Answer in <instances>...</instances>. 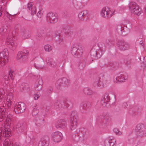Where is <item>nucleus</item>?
Instances as JSON below:
<instances>
[{"mask_svg": "<svg viewBox=\"0 0 146 146\" xmlns=\"http://www.w3.org/2000/svg\"><path fill=\"white\" fill-rule=\"evenodd\" d=\"M11 104H7V106L8 108L9 107L11 106Z\"/></svg>", "mask_w": 146, "mask_h": 146, "instance_id": "obj_58", "label": "nucleus"}, {"mask_svg": "<svg viewBox=\"0 0 146 146\" xmlns=\"http://www.w3.org/2000/svg\"><path fill=\"white\" fill-rule=\"evenodd\" d=\"M46 19L49 23H54L58 21V16L56 13L50 12L47 14Z\"/></svg>", "mask_w": 146, "mask_h": 146, "instance_id": "obj_10", "label": "nucleus"}, {"mask_svg": "<svg viewBox=\"0 0 146 146\" xmlns=\"http://www.w3.org/2000/svg\"><path fill=\"white\" fill-rule=\"evenodd\" d=\"M112 139H110V146H114V143L112 141Z\"/></svg>", "mask_w": 146, "mask_h": 146, "instance_id": "obj_48", "label": "nucleus"}, {"mask_svg": "<svg viewBox=\"0 0 146 146\" xmlns=\"http://www.w3.org/2000/svg\"><path fill=\"white\" fill-rule=\"evenodd\" d=\"M33 2H30L28 4V8L29 10H31V13L32 15H34L36 13V8L35 6H33Z\"/></svg>", "mask_w": 146, "mask_h": 146, "instance_id": "obj_29", "label": "nucleus"}, {"mask_svg": "<svg viewBox=\"0 0 146 146\" xmlns=\"http://www.w3.org/2000/svg\"><path fill=\"white\" fill-rule=\"evenodd\" d=\"M114 132L116 134L118 135H120L121 134V132L117 128H114L113 129Z\"/></svg>", "mask_w": 146, "mask_h": 146, "instance_id": "obj_43", "label": "nucleus"}, {"mask_svg": "<svg viewBox=\"0 0 146 146\" xmlns=\"http://www.w3.org/2000/svg\"><path fill=\"white\" fill-rule=\"evenodd\" d=\"M118 28L120 31H121V27L120 25H119L118 26Z\"/></svg>", "mask_w": 146, "mask_h": 146, "instance_id": "obj_55", "label": "nucleus"}, {"mask_svg": "<svg viewBox=\"0 0 146 146\" xmlns=\"http://www.w3.org/2000/svg\"><path fill=\"white\" fill-rule=\"evenodd\" d=\"M44 116V115L42 114H41L40 116L37 115V116H36L35 120L36 121V124L37 126L40 127L43 125L44 120L43 117Z\"/></svg>", "mask_w": 146, "mask_h": 146, "instance_id": "obj_25", "label": "nucleus"}, {"mask_svg": "<svg viewBox=\"0 0 146 146\" xmlns=\"http://www.w3.org/2000/svg\"><path fill=\"white\" fill-rule=\"evenodd\" d=\"M57 39H54L56 41H58L59 42V43H61V42H62V39L61 38H60L59 37H57Z\"/></svg>", "mask_w": 146, "mask_h": 146, "instance_id": "obj_50", "label": "nucleus"}, {"mask_svg": "<svg viewBox=\"0 0 146 146\" xmlns=\"http://www.w3.org/2000/svg\"><path fill=\"white\" fill-rule=\"evenodd\" d=\"M128 106V104L126 103H124L123 104L122 106L124 108H127V107Z\"/></svg>", "mask_w": 146, "mask_h": 146, "instance_id": "obj_51", "label": "nucleus"}, {"mask_svg": "<svg viewBox=\"0 0 146 146\" xmlns=\"http://www.w3.org/2000/svg\"><path fill=\"white\" fill-rule=\"evenodd\" d=\"M105 146H110V139H106L104 141Z\"/></svg>", "mask_w": 146, "mask_h": 146, "instance_id": "obj_44", "label": "nucleus"}, {"mask_svg": "<svg viewBox=\"0 0 146 146\" xmlns=\"http://www.w3.org/2000/svg\"><path fill=\"white\" fill-rule=\"evenodd\" d=\"M53 91L52 87L51 86H49L44 91V94L46 96H49L52 93Z\"/></svg>", "mask_w": 146, "mask_h": 146, "instance_id": "obj_35", "label": "nucleus"}, {"mask_svg": "<svg viewBox=\"0 0 146 146\" xmlns=\"http://www.w3.org/2000/svg\"><path fill=\"white\" fill-rule=\"evenodd\" d=\"M105 51V50H102L100 48L97 51H92L90 52V55L92 58L94 59L100 58Z\"/></svg>", "mask_w": 146, "mask_h": 146, "instance_id": "obj_19", "label": "nucleus"}, {"mask_svg": "<svg viewBox=\"0 0 146 146\" xmlns=\"http://www.w3.org/2000/svg\"><path fill=\"white\" fill-rule=\"evenodd\" d=\"M131 140L132 141H133V139H131Z\"/></svg>", "mask_w": 146, "mask_h": 146, "instance_id": "obj_61", "label": "nucleus"}, {"mask_svg": "<svg viewBox=\"0 0 146 146\" xmlns=\"http://www.w3.org/2000/svg\"><path fill=\"white\" fill-rule=\"evenodd\" d=\"M46 62L48 66L53 68H56L57 66L56 61L52 57H47L46 59Z\"/></svg>", "mask_w": 146, "mask_h": 146, "instance_id": "obj_23", "label": "nucleus"}, {"mask_svg": "<svg viewBox=\"0 0 146 146\" xmlns=\"http://www.w3.org/2000/svg\"><path fill=\"white\" fill-rule=\"evenodd\" d=\"M83 91L85 94L87 95H92L94 93V92L92 90L88 88H84Z\"/></svg>", "mask_w": 146, "mask_h": 146, "instance_id": "obj_34", "label": "nucleus"}, {"mask_svg": "<svg viewBox=\"0 0 146 146\" xmlns=\"http://www.w3.org/2000/svg\"><path fill=\"white\" fill-rule=\"evenodd\" d=\"M26 109V106L24 103L19 102L15 106L14 111L16 113H21L25 111Z\"/></svg>", "mask_w": 146, "mask_h": 146, "instance_id": "obj_9", "label": "nucleus"}, {"mask_svg": "<svg viewBox=\"0 0 146 146\" xmlns=\"http://www.w3.org/2000/svg\"><path fill=\"white\" fill-rule=\"evenodd\" d=\"M26 128V125L25 123L18 122L16 125V130L18 133L24 131Z\"/></svg>", "mask_w": 146, "mask_h": 146, "instance_id": "obj_22", "label": "nucleus"}, {"mask_svg": "<svg viewBox=\"0 0 146 146\" xmlns=\"http://www.w3.org/2000/svg\"><path fill=\"white\" fill-rule=\"evenodd\" d=\"M15 39V37H7L6 39L8 47L12 51L15 50L16 48V45L14 42Z\"/></svg>", "mask_w": 146, "mask_h": 146, "instance_id": "obj_12", "label": "nucleus"}, {"mask_svg": "<svg viewBox=\"0 0 146 146\" xmlns=\"http://www.w3.org/2000/svg\"><path fill=\"white\" fill-rule=\"evenodd\" d=\"M78 122V117L76 111H72L70 115V128L71 130H73L76 128Z\"/></svg>", "mask_w": 146, "mask_h": 146, "instance_id": "obj_2", "label": "nucleus"}, {"mask_svg": "<svg viewBox=\"0 0 146 146\" xmlns=\"http://www.w3.org/2000/svg\"><path fill=\"white\" fill-rule=\"evenodd\" d=\"M5 146H20L18 143H16L14 144L11 140L8 139H5Z\"/></svg>", "mask_w": 146, "mask_h": 146, "instance_id": "obj_31", "label": "nucleus"}, {"mask_svg": "<svg viewBox=\"0 0 146 146\" xmlns=\"http://www.w3.org/2000/svg\"><path fill=\"white\" fill-rule=\"evenodd\" d=\"M1 6L0 5V17L1 16L2 14V9Z\"/></svg>", "mask_w": 146, "mask_h": 146, "instance_id": "obj_53", "label": "nucleus"}, {"mask_svg": "<svg viewBox=\"0 0 146 146\" xmlns=\"http://www.w3.org/2000/svg\"><path fill=\"white\" fill-rule=\"evenodd\" d=\"M1 0L2 1L3 3V1H5V0Z\"/></svg>", "mask_w": 146, "mask_h": 146, "instance_id": "obj_59", "label": "nucleus"}, {"mask_svg": "<svg viewBox=\"0 0 146 146\" xmlns=\"http://www.w3.org/2000/svg\"><path fill=\"white\" fill-rule=\"evenodd\" d=\"M71 51L72 55L77 58L81 56L83 53L82 48L77 44L74 45L72 47Z\"/></svg>", "mask_w": 146, "mask_h": 146, "instance_id": "obj_5", "label": "nucleus"}, {"mask_svg": "<svg viewBox=\"0 0 146 146\" xmlns=\"http://www.w3.org/2000/svg\"><path fill=\"white\" fill-rule=\"evenodd\" d=\"M6 15L7 17L9 18L10 17V15L8 12H7L6 14Z\"/></svg>", "mask_w": 146, "mask_h": 146, "instance_id": "obj_54", "label": "nucleus"}, {"mask_svg": "<svg viewBox=\"0 0 146 146\" xmlns=\"http://www.w3.org/2000/svg\"><path fill=\"white\" fill-rule=\"evenodd\" d=\"M90 104L88 102H83L80 105V109L81 112L84 114L87 113L88 111Z\"/></svg>", "mask_w": 146, "mask_h": 146, "instance_id": "obj_14", "label": "nucleus"}, {"mask_svg": "<svg viewBox=\"0 0 146 146\" xmlns=\"http://www.w3.org/2000/svg\"><path fill=\"white\" fill-rule=\"evenodd\" d=\"M49 142V138L46 135L42 137L38 143V146H48Z\"/></svg>", "mask_w": 146, "mask_h": 146, "instance_id": "obj_21", "label": "nucleus"}, {"mask_svg": "<svg viewBox=\"0 0 146 146\" xmlns=\"http://www.w3.org/2000/svg\"><path fill=\"white\" fill-rule=\"evenodd\" d=\"M68 35H68V36H70V35H69V34H68Z\"/></svg>", "mask_w": 146, "mask_h": 146, "instance_id": "obj_64", "label": "nucleus"}, {"mask_svg": "<svg viewBox=\"0 0 146 146\" xmlns=\"http://www.w3.org/2000/svg\"><path fill=\"white\" fill-rule=\"evenodd\" d=\"M109 66L111 70L115 71L119 68V64L118 62H111L109 64Z\"/></svg>", "mask_w": 146, "mask_h": 146, "instance_id": "obj_30", "label": "nucleus"}, {"mask_svg": "<svg viewBox=\"0 0 146 146\" xmlns=\"http://www.w3.org/2000/svg\"><path fill=\"white\" fill-rule=\"evenodd\" d=\"M29 52L27 51L26 52L22 51L19 52L17 55V60H19L21 62L26 61L28 59V54Z\"/></svg>", "mask_w": 146, "mask_h": 146, "instance_id": "obj_15", "label": "nucleus"}, {"mask_svg": "<svg viewBox=\"0 0 146 146\" xmlns=\"http://www.w3.org/2000/svg\"><path fill=\"white\" fill-rule=\"evenodd\" d=\"M4 93L3 90L2 89H0V100L3 98Z\"/></svg>", "mask_w": 146, "mask_h": 146, "instance_id": "obj_45", "label": "nucleus"}, {"mask_svg": "<svg viewBox=\"0 0 146 146\" xmlns=\"http://www.w3.org/2000/svg\"><path fill=\"white\" fill-rule=\"evenodd\" d=\"M69 80L65 77L59 79L56 82V85L58 88L62 86H68L70 84Z\"/></svg>", "mask_w": 146, "mask_h": 146, "instance_id": "obj_11", "label": "nucleus"}, {"mask_svg": "<svg viewBox=\"0 0 146 146\" xmlns=\"http://www.w3.org/2000/svg\"><path fill=\"white\" fill-rule=\"evenodd\" d=\"M11 135L12 133L11 132V131H10L9 129V130L8 129H6L4 130V131L3 132L2 131L0 130V143L2 140H3V137H8L11 136Z\"/></svg>", "mask_w": 146, "mask_h": 146, "instance_id": "obj_24", "label": "nucleus"}, {"mask_svg": "<svg viewBox=\"0 0 146 146\" xmlns=\"http://www.w3.org/2000/svg\"><path fill=\"white\" fill-rule=\"evenodd\" d=\"M127 78H125L124 75L122 74L119 73L117 74V77L115 78V79L118 82H122L125 81Z\"/></svg>", "mask_w": 146, "mask_h": 146, "instance_id": "obj_33", "label": "nucleus"}, {"mask_svg": "<svg viewBox=\"0 0 146 146\" xmlns=\"http://www.w3.org/2000/svg\"><path fill=\"white\" fill-rule=\"evenodd\" d=\"M70 103L69 101L66 100H57L54 104V105L56 106H57V108L59 109H60L62 108L63 106H66V108H68L69 106Z\"/></svg>", "mask_w": 146, "mask_h": 146, "instance_id": "obj_16", "label": "nucleus"}, {"mask_svg": "<svg viewBox=\"0 0 146 146\" xmlns=\"http://www.w3.org/2000/svg\"><path fill=\"white\" fill-rule=\"evenodd\" d=\"M93 86L96 88H100L103 87L102 82L100 80L99 77L96 78L94 81Z\"/></svg>", "mask_w": 146, "mask_h": 146, "instance_id": "obj_28", "label": "nucleus"}, {"mask_svg": "<svg viewBox=\"0 0 146 146\" xmlns=\"http://www.w3.org/2000/svg\"><path fill=\"white\" fill-rule=\"evenodd\" d=\"M52 140L55 143L59 142L63 137L62 133L59 131H56L52 133L51 135Z\"/></svg>", "mask_w": 146, "mask_h": 146, "instance_id": "obj_17", "label": "nucleus"}, {"mask_svg": "<svg viewBox=\"0 0 146 146\" xmlns=\"http://www.w3.org/2000/svg\"><path fill=\"white\" fill-rule=\"evenodd\" d=\"M104 119L99 117L97 119L96 123L100 126L105 125L111 121V116L109 113H106L103 115Z\"/></svg>", "mask_w": 146, "mask_h": 146, "instance_id": "obj_4", "label": "nucleus"}, {"mask_svg": "<svg viewBox=\"0 0 146 146\" xmlns=\"http://www.w3.org/2000/svg\"><path fill=\"white\" fill-rule=\"evenodd\" d=\"M118 47L119 49L124 51L129 49L130 46L127 43L125 42L123 40H119L118 42Z\"/></svg>", "mask_w": 146, "mask_h": 146, "instance_id": "obj_18", "label": "nucleus"}, {"mask_svg": "<svg viewBox=\"0 0 146 146\" xmlns=\"http://www.w3.org/2000/svg\"><path fill=\"white\" fill-rule=\"evenodd\" d=\"M131 60L129 58H127L126 60L124 61L125 62L126 64H129L131 63Z\"/></svg>", "mask_w": 146, "mask_h": 146, "instance_id": "obj_46", "label": "nucleus"}, {"mask_svg": "<svg viewBox=\"0 0 146 146\" xmlns=\"http://www.w3.org/2000/svg\"><path fill=\"white\" fill-rule=\"evenodd\" d=\"M36 107H35L36 108ZM39 111L36 108H35L33 110L32 114L33 116L35 118L36 116H37V115L38 116H40L42 114H38V113Z\"/></svg>", "mask_w": 146, "mask_h": 146, "instance_id": "obj_37", "label": "nucleus"}, {"mask_svg": "<svg viewBox=\"0 0 146 146\" xmlns=\"http://www.w3.org/2000/svg\"><path fill=\"white\" fill-rule=\"evenodd\" d=\"M141 66L143 68V70H146V62H143Z\"/></svg>", "mask_w": 146, "mask_h": 146, "instance_id": "obj_47", "label": "nucleus"}, {"mask_svg": "<svg viewBox=\"0 0 146 146\" xmlns=\"http://www.w3.org/2000/svg\"><path fill=\"white\" fill-rule=\"evenodd\" d=\"M42 9L41 7L40 9L37 14V16L38 18H41L42 14Z\"/></svg>", "mask_w": 146, "mask_h": 146, "instance_id": "obj_41", "label": "nucleus"}, {"mask_svg": "<svg viewBox=\"0 0 146 146\" xmlns=\"http://www.w3.org/2000/svg\"><path fill=\"white\" fill-rule=\"evenodd\" d=\"M64 34H66V33L64 32H61L60 31H57L55 33V36H64Z\"/></svg>", "mask_w": 146, "mask_h": 146, "instance_id": "obj_38", "label": "nucleus"}, {"mask_svg": "<svg viewBox=\"0 0 146 146\" xmlns=\"http://www.w3.org/2000/svg\"><path fill=\"white\" fill-rule=\"evenodd\" d=\"M14 74V71L12 72L8 75H5L3 77V78L4 80L6 81H8V80H13L14 78V76L13 74Z\"/></svg>", "mask_w": 146, "mask_h": 146, "instance_id": "obj_32", "label": "nucleus"}, {"mask_svg": "<svg viewBox=\"0 0 146 146\" xmlns=\"http://www.w3.org/2000/svg\"><path fill=\"white\" fill-rule=\"evenodd\" d=\"M31 140V139L30 137H26V141L27 143H29L30 142Z\"/></svg>", "mask_w": 146, "mask_h": 146, "instance_id": "obj_49", "label": "nucleus"}, {"mask_svg": "<svg viewBox=\"0 0 146 146\" xmlns=\"http://www.w3.org/2000/svg\"><path fill=\"white\" fill-rule=\"evenodd\" d=\"M140 44H142V46L143 47V48H144V44H143V41H141L140 42Z\"/></svg>", "mask_w": 146, "mask_h": 146, "instance_id": "obj_56", "label": "nucleus"}, {"mask_svg": "<svg viewBox=\"0 0 146 146\" xmlns=\"http://www.w3.org/2000/svg\"><path fill=\"white\" fill-rule=\"evenodd\" d=\"M7 108L4 106H1L0 108V122H1L3 120H5L6 118L8 116L7 113Z\"/></svg>", "mask_w": 146, "mask_h": 146, "instance_id": "obj_20", "label": "nucleus"}, {"mask_svg": "<svg viewBox=\"0 0 146 146\" xmlns=\"http://www.w3.org/2000/svg\"><path fill=\"white\" fill-rule=\"evenodd\" d=\"M88 11L87 10H84L81 11L78 15V17L80 19H82L83 17L86 16L88 15Z\"/></svg>", "mask_w": 146, "mask_h": 146, "instance_id": "obj_36", "label": "nucleus"}, {"mask_svg": "<svg viewBox=\"0 0 146 146\" xmlns=\"http://www.w3.org/2000/svg\"><path fill=\"white\" fill-rule=\"evenodd\" d=\"M44 49L46 51L49 52L52 50V48L50 45L48 44L44 46Z\"/></svg>", "mask_w": 146, "mask_h": 146, "instance_id": "obj_40", "label": "nucleus"}, {"mask_svg": "<svg viewBox=\"0 0 146 146\" xmlns=\"http://www.w3.org/2000/svg\"><path fill=\"white\" fill-rule=\"evenodd\" d=\"M113 14V13L108 7L103 8L100 12L101 16L105 18H110L112 16Z\"/></svg>", "mask_w": 146, "mask_h": 146, "instance_id": "obj_13", "label": "nucleus"}, {"mask_svg": "<svg viewBox=\"0 0 146 146\" xmlns=\"http://www.w3.org/2000/svg\"><path fill=\"white\" fill-rule=\"evenodd\" d=\"M8 97H7V100H8Z\"/></svg>", "mask_w": 146, "mask_h": 146, "instance_id": "obj_60", "label": "nucleus"}, {"mask_svg": "<svg viewBox=\"0 0 146 146\" xmlns=\"http://www.w3.org/2000/svg\"><path fill=\"white\" fill-rule=\"evenodd\" d=\"M42 84L43 82L41 78H38L36 80L35 85V88L36 90L39 91L41 90Z\"/></svg>", "mask_w": 146, "mask_h": 146, "instance_id": "obj_27", "label": "nucleus"}, {"mask_svg": "<svg viewBox=\"0 0 146 146\" xmlns=\"http://www.w3.org/2000/svg\"><path fill=\"white\" fill-rule=\"evenodd\" d=\"M6 29L5 27L1 26L0 27V34L3 35L6 31Z\"/></svg>", "mask_w": 146, "mask_h": 146, "instance_id": "obj_39", "label": "nucleus"}, {"mask_svg": "<svg viewBox=\"0 0 146 146\" xmlns=\"http://www.w3.org/2000/svg\"><path fill=\"white\" fill-rule=\"evenodd\" d=\"M129 8L132 13L139 15L143 12L142 9L136 3L132 2L129 4Z\"/></svg>", "mask_w": 146, "mask_h": 146, "instance_id": "obj_3", "label": "nucleus"}, {"mask_svg": "<svg viewBox=\"0 0 146 146\" xmlns=\"http://www.w3.org/2000/svg\"><path fill=\"white\" fill-rule=\"evenodd\" d=\"M110 100L108 94H105L103 95L101 99L100 103L104 107L108 108L110 107L113 104V102H111Z\"/></svg>", "mask_w": 146, "mask_h": 146, "instance_id": "obj_6", "label": "nucleus"}, {"mask_svg": "<svg viewBox=\"0 0 146 146\" xmlns=\"http://www.w3.org/2000/svg\"><path fill=\"white\" fill-rule=\"evenodd\" d=\"M144 11H145V14H146V5H145V8H144Z\"/></svg>", "mask_w": 146, "mask_h": 146, "instance_id": "obj_57", "label": "nucleus"}, {"mask_svg": "<svg viewBox=\"0 0 146 146\" xmlns=\"http://www.w3.org/2000/svg\"><path fill=\"white\" fill-rule=\"evenodd\" d=\"M39 96L38 95L36 94L35 96L34 97V98L35 100H36L38 99Z\"/></svg>", "mask_w": 146, "mask_h": 146, "instance_id": "obj_52", "label": "nucleus"}, {"mask_svg": "<svg viewBox=\"0 0 146 146\" xmlns=\"http://www.w3.org/2000/svg\"><path fill=\"white\" fill-rule=\"evenodd\" d=\"M135 131L136 135L138 137H142L146 135V131L145 130L143 124H138L136 126Z\"/></svg>", "mask_w": 146, "mask_h": 146, "instance_id": "obj_8", "label": "nucleus"}, {"mask_svg": "<svg viewBox=\"0 0 146 146\" xmlns=\"http://www.w3.org/2000/svg\"><path fill=\"white\" fill-rule=\"evenodd\" d=\"M67 124L66 121L64 119H60L57 122L56 127L57 128H61L62 129L65 128Z\"/></svg>", "mask_w": 146, "mask_h": 146, "instance_id": "obj_26", "label": "nucleus"}, {"mask_svg": "<svg viewBox=\"0 0 146 146\" xmlns=\"http://www.w3.org/2000/svg\"><path fill=\"white\" fill-rule=\"evenodd\" d=\"M28 85L27 84L25 83H23L20 86V88H22L23 90H25L26 89V88L27 87Z\"/></svg>", "mask_w": 146, "mask_h": 146, "instance_id": "obj_42", "label": "nucleus"}, {"mask_svg": "<svg viewBox=\"0 0 146 146\" xmlns=\"http://www.w3.org/2000/svg\"><path fill=\"white\" fill-rule=\"evenodd\" d=\"M8 50L4 49L3 52H0V67L3 66L8 62Z\"/></svg>", "mask_w": 146, "mask_h": 146, "instance_id": "obj_7", "label": "nucleus"}, {"mask_svg": "<svg viewBox=\"0 0 146 146\" xmlns=\"http://www.w3.org/2000/svg\"><path fill=\"white\" fill-rule=\"evenodd\" d=\"M88 136L87 130L84 128L77 130L72 135V139L76 142L86 139Z\"/></svg>", "mask_w": 146, "mask_h": 146, "instance_id": "obj_1", "label": "nucleus"}, {"mask_svg": "<svg viewBox=\"0 0 146 146\" xmlns=\"http://www.w3.org/2000/svg\"><path fill=\"white\" fill-rule=\"evenodd\" d=\"M15 86V85H13V87H14V86Z\"/></svg>", "mask_w": 146, "mask_h": 146, "instance_id": "obj_62", "label": "nucleus"}, {"mask_svg": "<svg viewBox=\"0 0 146 146\" xmlns=\"http://www.w3.org/2000/svg\"><path fill=\"white\" fill-rule=\"evenodd\" d=\"M10 98H9V101H10Z\"/></svg>", "mask_w": 146, "mask_h": 146, "instance_id": "obj_63", "label": "nucleus"}]
</instances>
